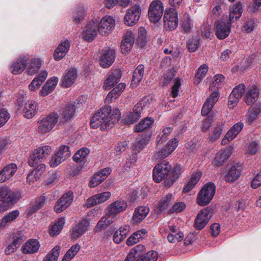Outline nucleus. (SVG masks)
Returning <instances> with one entry per match:
<instances>
[{
  "label": "nucleus",
  "instance_id": "1",
  "mask_svg": "<svg viewBox=\"0 0 261 261\" xmlns=\"http://www.w3.org/2000/svg\"><path fill=\"white\" fill-rule=\"evenodd\" d=\"M120 117L121 113L119 110H112L111 107L106 106L93 116L90 126L93 128L100 127L101 130L108 129L117 122Z\"/></svg>",
  "mask_w": 261,
  "mask_h": 261
},
{
  "label": "nucleus",
  "instance_id": "2",
  "mask_svg": "<svg viewBox=\"0 0 261 261\" xmlns=\"http://www.w3.org/2000/svg\"><path fill=\"white\" fill-rule=\"evenodd\" d=\"M216 191V186L213 182L206 184L200 190L197 198V203L200 206L208 204L213 198Z\"/></svg>",
  "mask_w": 261,
  "mask_h": 261
},
{
  "label": "nucleus",
  "instance_id": "3",
  "mask_svg": "<svg viewBox=\"0 0 261 261\" xmlns=\"http://www.w3.org/2000/svg\"><path fill=\"white\" fill-rule=\"evenodd\" d=\"M59 115L56 112H53L46 117L40 118L38 121V131L45 134L50 131L59 121Z\"/></svg>",
  "mask_w": 261,
  "mask_h": 261
},
{
  "label": "nucleus",
  "instance_id": "4",
  "mask_svg": "<svg viewBox=\"0 0 261 261\" xmlns=\"http://www.w3.org/2000/svg\"><path fill=\"white\" fill-rule=\"evenodd\" d=\"M171 170V166L166 161L158 164L153 170V178L156 182H161L163 179H169V173Z\"/></svg>",
  "mask_w": 261,
  "mask_h": 261
},
{
  "label": "nucleus",
  "instance_id": "5",
  "mask_svg": "<svg viewBox=\"0 0 261 261\" xmlns=\"http://www.w3.org/2000/svg\"><path fill=\"white\" fill-rule=\"evenodd\" d=\"M52 149L50 146L45 145L38 147L30 155L28 164L31 167L35 166L39 162H42L50 154Z\"/></svg>",
  "mask_w": 261,
  "mask_h": 261
},
{
  "label": "nucleus",
  "instance_id": "6",
  "mask_svg": "<svg viewBox=\"0 0 261 261\" xmlns=\"http://www.w3.org/2000/svg\"><path fill=\"white\" fill-rule=\"evenodd\" d=\"M82 102L77 100V102L69 103L63 107L60 112L59 123L62 124L72 119L75 116V110L81 107Z\"/></svg>",
  "mask_w": 261,
  "mask_h": 261
},
{
  "label": "nucleus",
  "instance_id": "7",
  "mask_svg": "<svg viewBox=\"0 0 261 261\" xmlns=\"http://www.w3.org/2000/svg\"><path fill=\"white\" fill-rule=\"evenodd\" d=\"M178 24V14L175 9L169 8L166 10L164 15V26L166 30L172 31Z\"/></svg>",
  "mask_w": 261,
  "mask_h": 261
},
{
  "label": "nucleus",
  "instance_id": "8",
  "mask_svg": "<svg viewBox=\"0 0 261 261\" xmlns=\"http://www.w3.org/2000/svg\"><path fill=\"white\" fill-rule=\"evenodd\" d=\"M164 12L163 3L160 0H154L150 4L148 9V17L150 21L158 22L161 18Z\"/></svg>",
  "mask_w": 261,
  "mask_h": 261
},
{
  "label": "nucleus",
  "instance_id": "9",
  "mask_svg": "<svg viewBox=\"0 0 261 261\" xmlns=\"http://www.w3.org/2000/svg\"><path fill=\"white\" fill-rule=\"evenodd\" d=\"M178 144L177 138H174L169 141L166 146L160 150L154 152L153 158L155 160L163 159L168 156L174 151Z\"/></svg>",
  "mask_w": 261,
  "mask_h": 261
},
{
  "label": "nucleus",
  "instance_id": "10",
  "mask_svg": "<svg viewBox=\"0 0 261 261\" xmlns=\"http://www.w3.org/2000/svg\"><path fill=\"white\" fill-rule=\"evenodd\" d=\"M141 14V8L139 5H135L126 11L124 16V23L128 26H133L139 20Z\"/></svg>",
  "mask_w": 261,
  "mask_h": 261
},
{
  "label": "nucleus",
  "instance_id": "11",
  "mask_svg": "<svg viewBox=\"0 0 261 261\" xmlns=\"http://www.w3.org/2000/svg\"><path fill=\"white\" fill-rule=\"evenodd\" d=\"M115 22L112 17L109 15L104 16L97 25L99 34L101 36H108L114 29Z\"/></svg>",
  "mask_w": 261,
  "mask_h": 261
},
{
  "label": "nucleus",
  "instance_id": "12",
  "mask_svg": "<svg viewBox=\"0 0 261 261\" xmlns=\"http://www.w3.org/2000/svg\"><path fill=\"white\" fill-rule=\"evenodd\" d=\"M73 198V193L71 191L65 193L56 202L54 207L55 211L58 213L64 211L71 204Z\"/></svg>",
  "mask_w": 261,
  "mask_h": 261
},
{
  "label": "nucleus",
  "instance_id": "13",
  "mask_svg": "<svg viewBox=\"0 0 261 261\" xmlns=\"http://www.w3.org/2000/svg\"><path fill=\"white\" fill-rule=\"evenodd\" d=\"M20 197V194L12 191L7 187H0V201L7 203H16Z\"/></svg>",
  "mask_w": 261,
  "mask_h": 261
},
{
  "label": "nucleus",
  "instance_id": "14",
  "mask_svg": "<svg viewBox=\"0 0 261 261\" xmlns=\"http://www.w3.org/2000/svg\"><path fill=\"white\" fill-rule=\"evenodd\" d=\"M212 216V210L208 208L202 210L197 215L194 222V227L201 230L208 223Z\"/></svg>",
  "mask_w": 261,
  "mask_h": 261
},
{
  "label": "nucleus",
  "instance_id": "15",
  "mask_svg": "<svg viewBox=\"0 0 261 261\" xmlns=\"http://www.w3.org/2000/svg\"><path fill=\"white\" fill-rule=\"evenodd\" d=\"M116 57L115 51L113 49L102 50L100 59V65L103 68L109 67L114 62Z\"/></svg>",
  "mask_w": 261,
  "mask_h": 261
},
{
  "label": "nucleus",
  "instance_id": "16",
  "mask_svg": "<svg viewBox=\"0 0 261 261\" xmlns=\"http://www.w3.org/2000/svg\"><path fill=\"white\" fill-rule=\"evenodd\" d=\"M111 195V193L109 192H104L96 194L89 197L87 200L85 205L88 207H90L101 203L109 199Z\"/></svg>",
  "mask_w": 261,
  "mask_h": 261
},
{
  "label": "nucleus",
  "instance_id": "17",
  "mask_svg": "<svg viewBox=\"0 0 261 261\" xmlns=\"http://www.w3.org/2000/svg\"><path fill=\"white\" fill-rule=\"evenodd\" d=\"M259 90L255 85L248 87L244 95V101L248 106H252L258 99Z\"/></svg>",
  "mask_w": 261,
  "mask_h": 261
},
{
  "label": "nucleus",
  "instance_id": "18",
  "mask_svg": "<svg viewBox=\"0 0 261 261\" xmlns=\"http://www.w3.org/2000/svg\"><path fill=\"white\" fill-rule=\"evenodd\" d=\"M231 23L229 21L227 23L223 21H218L217 23L215 28V34L218 38L224 39L229 35L230 32Z\"/></svg>",
  "mask_w": 261,
  "mask_h": 261
},
{
  "label": "nucleus",
  "instance_id": "19",
  "mask_svg": "<svg viewBox=\"0 0 261 261\" xmlns=\"http://www.w3.org/2000/svg\"><path fill=\"white\" fill-rule=\"evenodd\" d=\"M219 92H214L211 93L209 97L206 99L201 110L202 116L207 115L212 110L214 105L218 101L219 97Z\"/></svg>",
  "mask_w": 261,
  "mask_h": 261
},
{
  "label": "nucleus",
  "instance_id": "20",
  "mask_svg": "<svg viewBox=\"0 0 261 261\" xmlns=\"http://www.w3.org/2000/svg\"><path fill=\"white\" fill-rule=\"evenodd\" d=\"M70 47V42L67 39L62 40L56 48L54 54V59L59 61L63 58Z\"/></svg>",
  "mask_w": 261,
  "mask_h": 261
},
{
  "label": "nucleus",
  "instance_id": "21",
  "mask_svg": "<svg viewBox=\"0 0 261 261\" xmlns=\"http://www.w3.org/2000/svg\"><path fill=\"white\" fill-rule=\"evenodd\" d=\"M135 42V36L131 31H127L123 35L121 42V49L123 54L128 53Z\"/></svg>",
  "mask_w": 261,
  "mask_h": 261
},
{
  "label": "nucleus",
  "instance_id": "22",
  "mask_svg": "<svg viewBox=\"0 0 261 261\" xmlns=\"http://www.w3.org/2000/svg\"><path fill=\"white\" fill-rule=\"evenodd\" d=\"M97 24L94 21L88 23L83 32V38L89 42L93 40L97 35Z\"/></svg>",
  "mask_w": 261,
  "mask_h": 261
},
{
  "label": "nucleus",
  "instance_id": "23",
  "mask_svg": "<svg viewBox=\"0 0 261 261\" xmlns=\"http://www.w3.org/2000/svg\"><path fill=\"white\" fill-rule=\"evenodd\" d=\"M122 76L121 71L118 69L110 72L108 76L105 81L103 89L108 90L111 89L115 84L118 83Z\"/></svg>",
  "mask_w": 261,
  "mask_h": 261
},
{
  "label": "nucleus",
  "instance_id": "24",
  "mask_svg": "<svg viewBox=\"0 0 261 261\" xmlns=\"http://www.w3.org/2000/svg\"><path fill=\"white\" fill-rule=\"evenodd\" d=\"M17 169L16 165L13 163L6 166L0 171V183L5 182L12 177Z\"/></svg>",
  "mask_w": 261,
  "mask_h": 261
},
{
  "label": "nucleus",
  "instance_id": "25",
  "mask_svg": "<svg viewBox=\"0 0 261 261\" xmlns=\"http://www.w3.org/2000/svg\"><path fill=\"white\" fill-rule=\"evenodd\" d=\"M77 78V71L75 68H71L66 70L64 73L62 82L64 87L67 88L71 86Z\"/></svg>",
  "mask_w": 261,
  "mask_h": 261
},
{
  "label": "nucleus",
  "instance_id": "26",
  "mask_svg": "<svg viewBox=\"0 0 261 261\" xmlns=\"http://www.w3.org/2000/svg\"><path fill=\"white\" fill-rule=\"evenodd\" d=\"M174 195L168 193L163 196L159 201L156 206V212L158 214L165 211L174 201Z\"/></svg>",
  "mask_w": 261,
  "mask_h": 261
},
{
  "label": "nucleus",
  "instance_id": "27",
  "mask_svg": "<svg viewBox=\"0 0 261 261\" xmlns=\"http://www.w3.org/2000/svg\"><path fill=\"white\" fill-rule=\"evenodd\" d=\"M89 225L90 223L87 220H82L73 228L72 238L76 239L80 237L88 230Z\"/></svg>",
  "mask_w": 261,
  "mask_h": 261
},
{
  "label": "nucleus",
  "instance_id": "28",
  "mask_svg": "<svg viewBox=\"0 0 261 261\" xmlns=\"http://www.w3.org/2000/svg\"><path fill=\"white\" fill-rule=\"evenodd\" d=\"M28 61V58L27 57L18 58L11 65V72L14 74H17L22 72L26 67Z\"/></svg>",
  "mask_w": 261,
  "mask_h": 261
},
{
  "label": "nucleus",
  "instance_id": "29",
  "mask_svg": "<svg viewBox=\"0 0 261 261\" xmlns=\"http://www.w3.org/2000/svg\"><path fill=\"white\" fill-rule=\"evenodd\" d=\"M127 207V204L125 201L123 200H117L109 205L108 214L109 215H116L125 211Z\"/></svg>",
  "mask_w": 261,
  "mask_h": 261
},
{
  "label": "nucleus",
  "instance_id": "30",
  "mask_svg": "<svg viewBox=\"0 0 261 261\" xmlns=\"http://www.w3.org/2000/svg\"><path fill=\"white\" fill-rule=\"evenodd\" d=\"M185 171L184 166L179 164L176 165L171 172V176H169V179L165 180V186L168 187H171L174 182L179 178L181 174Z\"/></svg>",
  "mask_w": 261,
  "mask_h": 261
},
{
  "label": "nucleus",
  "instance_id": "31",
  "mask_svg": "<svg viewBox=\"0 0 261 261\" xmlns=\"http://www.w3.org/2000/svg\"><path fill=\"white\" fill-rule=\"evenodd\" d=\"M229 17L228 21L232 23L238 20L242 15L243 12V6L241 3L238 2L231 5L229 8Z\"/></svg>",
  "mask_w": 261,
  "mask_h": 261
},
{
  "label": "nucleus",
  "instance_id": "32",
  "mask_svg": "<svg viewBox=\"0 0 261 261\" xmlns=\"http://www.w3.org/2000/svg\"><path fill=\"white\" fill-rule=\"evenodd\" d=\"M38 110V106L37 102L34 100L28 101L23 109L24 117L28 119L33 118L37 113Z\"/></svg>",
  "mask_w": 261,
  "mask_h": 261
},
{
  "label": "nucleus",
  "instance_id": "33",
  "mask_svg": "<svg viewBox=\"0 0 261 261\" xmlns=\"http://www.w3.org/2000/svg\"><path fill=\"white\" fill-rule=\"evenodd\" d=\"M231 151L229 149L221 150L217 152L212 164L215 166H222L230 157Z\"/></svg>",
  "mask_w": 261,
  "mask_h": 261
},
{
  "label": "nucleus",
  "instance_id": "34",
  "mask_svg": "<svg viewBox=\"0 0 261 261\" xmlns=\"http://www.w3.org/2000/svg\"><path fill=\"white\" fill-rule=\"evenodd\" d=\"M149 212L147 206H141L136 208L134 211L132 220L134 223H139L145 218Z\"/></svg>",
  "mask_w": 261,
  "mask_h": 261
},
{
  "label": "nucleus",
  "instance_id": "35",
  "mask_svg": "<svg viewBox=\"0 0 261 261\" xmlns=\"http://www.w3.org/2000/svg\"><path fill=\"white\" fill-rule=\"evenodd\" d=\"M242 167L240 165L232 166L225 176V179L228 182H233L240 176Z\"/></svg>",
  "mask_w": 261,
  "mask_h": 261
},
{
  "label": "nucleus",
  "instance_id": "36",
  "mask_svg": "<svg viewBox=\"0 0 261 261\" xmlns=\"http://www.w3.org/2000/svg\"><path fill=\"white\" fill-rule=\"evenodd\" d=\"M58 83V79L57 77L54 76L49 79L41 89V95L45 96L51 93L56 88Z\"/></svg>",
  "mask_w": 261,
  "mask_h": 261
},
{
  "label": "nucleus",
  "instance_id": "37",
  "mask_svg": "<svg viewBox=\"0 0 261 261\" xmlns=\"http://www.w3.org/2000/svg\"><path fill=\"white\" fill-rule=\"evenodd\" d=\"M39 247L40 245L38 240L31 239L22 246V251L25 254L34 253L38 251Z\"/></svg>",
  "mask_w": 261,
  "mask_h": 261
},
{
  "label": "nucleus",
  "instance_id": "38",
  "mask_svg": "<svg viewBox=\"0 0 261 261\" xmlns=\"http://www.w3.org/2000/svg\"><path fill=\"white\" fill-rule=\"evenodd\" d=\"M47 74V72L46 70L42 71L29 85V89L31 91H36L39 88L40 86L46 80Z\"/></svg>",
  "mask_w": 261,
  "mask_h": 261
},
{
  "label": "nucleus",
  "instance_id": "39",
  "mask_svg": "<svg viewBox=\"0 0 261 261\" xmlns=\"http://www.w3.org/2000/svg\"><path fill=\"white\" fill-rule=\"evenodd\" d=\"M145 248L142 245H138L133 248L124 261H134L135 258L144 254Z\"/></svg>",
  "mask_w": 261,
  "mask_h": 261
},
{
  "label": "nucleus",
  "instance_id": "40",
  "mask_svg": "<svg viewBox=\"0 0 261 261\" xmlns=\"http://www.w3.org/2000/svg\"><path fill=\"white\" fill-rule=\"evenodd\" d=\"M123 117L124 123L131 124L136 122L141 117V113L137 110H135L134 107L132 111L125 114Z\"/></svg>",
  "mask_w": 261,
  "mask_h": 261
},
{
  "label": "nucleus",
  "instance_id": "41",
  "mask_svg": "<svg viewBox=\"0 0 261 261\" xmlns=\"http://www.w3.org/2000/svg\"><path fill=\"white\" fill-rule=\"evenodd\" d=\"M152 101V98L144 96L135 105V110H137L142 113L144 110H148L150 108Z\"/></svg>",
  "mask_w": 261,
  "mask_h": 261
},
{
  "label": "nucleus",
  "instance_id": "42",
  "mask_svg": "<svg viewBox=\"0 0 261 261\" xmlns=\"http://www.w3.org/2000/svg\"><path fill=\"white\" fill-rule=\"evenodd\" d=\"M86 14V10L84 6H79L76 7L73 12V21L76 23H79L83 21Z\"/></svg>",
  "mask_w": 261,
  "mask_h": 261
},
{
  "label": "nucleus",
  "instance_id": "43",
  "mask_svg": "<svg viewBox=\"0 0 261 261\" xmlns=\"http://www.w3.org/2000/svg\"><path fill=\"white\" fill-rule=\"evenodd\" d=\"M64 224L65 218L64 217L58 219L57 221L53 223L49 229L50 236L54 237L59 234L63 229Z\"/></svg>",
  "mask_w": 261,
  "mask_h": 261
},
{
  "label": "nucleus",
  "instance_id": "44",
  "mask_svg": "<svg viewBox=\"0 0 261 261\" xmlns=\"http://www.w3.org/2000/svg\"><path fill=\"white\" fill-rule=\"evenodd\" d=\"M42 63L43 61L40 59H32L27 69L28 74L32 75L38 72L42 65Z\"/></svg>",
  "mask_w": 261,
  "mask_h": 261
},
{
  "label": "nucleus",
  "instance_id": "45",
  "mask_svg": "<svg viewBox=\"0 0 261 261\" xmlns=\"http://www.w3.org/2000/svg\"><path fill=\"white\" fill-rule=\"evenodd\" d=\"M154 122V120L150 117H146L141 120V121L134 127L135 132H142L146 129L151 127Z\"/></svg>",
  "mask_w": 261,
  "mask_h": 261
},
{
  "label": "nucleus",
  "instance_id": "46",
  "mask_svg": "<svg viewBox=\"0 0 261 261\" xmlns=\"http://www.w3.org/2000/svg\"><path fill=\"white\" fill-rule=\"evenodd\" d=\"M45 198L44 196H41L39 197L35 201L34 204L30 206L26 211V215L27 216L30 217L34 213H36L44 204Z\"/></svg>",
  "mask_w": 261,
  "mask_h": 261
},
{
  "label": "nucleus",
  "instance_id": "47",
  "mask_svg": "<svg viewBox=\"0 0 261 261\" xmlns=\"http://www.w3.org/2000/svg\"><path fill=\"white\" fill-rule=\"evenodd\" d=\"M125 85L124 83H121L110 91L106 98V101L109 102L112 98H117L121 94L123 90L125 89Z\"/></svg>",
  "mask_w": 261,
  "mask_h": 261
},
{
  "label": "nucleus",
  "instance_id": "48",
  "mask_svg": "<svg viewBox=\"0 0 261 261\" xmlns=\"http://www.w3.org/2000/svg\"><path fill=\"white\" fill-rule=\"evenodd\" d=\"M201 176V174L200 172H197L195 174H193L190 180L188 183L184 186L183 189V192L188 193L190 191L195 185L199 181Z\"/></svg>",
  "mask_w": 261,
  "mask_h": 261
},
{
  "label": "nucleus",
  "instance_id": "49",
  "mask_svg": "<svg viewBox=\"0 0 261 261\" xmlns=\"http://www.w3.org/2000/svg\"><path fill=\"white\" fill-rule=\"evenodd\" d=\"M90 150L87 148H82L78 150L73 156V160L77 163H85Z\"/></svg>",
  "mask_w": 261,
  "mask_h": 261
},
{
  "label": "nucleus",
  "instance_id": "50",
  "mask_svg": "<svg viewBox=\"0 0 261 261\" xmlns=\"http://www.w3.org/2000/svg\"><path fill=\"white\" fill-rule=\"evenodd\" d=\"M214 80L210 86V90L212 93L214 92H219L218 89L220 88L223 84L225 77L222 74H217L214 77Z\"/></svg>",
  "mask_w": 261,
  "mask_h": 261
},
{
  "label": "nucleus",
  "instance_id": "51",
  "mask_svg": "<svg viewBox=\"0 0 261 261\" xmlns=\"http://www.w3.org/2000/svg\"><path fill=\"white\" fill-rule=\"evenodd\" d=\"M244 127L242 122H238L234 124L226 133V137L229 140H233L240 133Z\"/></svg>",
  "mask_w": 261,
  "mask_h": 261
},
{
  "label": "nucleus",
  "instance_id": "52",
  "mask_svg": "<svg viewBox=\"0 0 261 261\" xmlns=\"http://www.w3.org/2000/svg\"><path fill=\"white\" fill-rule=\"evenodd\" d=\"M261 112L259 106H255L250 109L246 115V120L249 124L252 123L258 117Z\"/></svg>",
  "mask_w": 261,
  "mask_h": 261
},
{
  "label": "nucleus",
  "instance_id": "53",
  "mask_svg": "<svg viewBox=\"0 0 261 261\" xmlns=\"http://www.w3.org/2000/svg\"><path fill=\"white\" fill-rule=\"evenodd\" d=\"M19 215V212L18 210H14L8 213L2 218L0 227H5L8 223L15 220Z\"/></svg>",
  "mask_w": 261,
  "mask_h": 261
},
{
  "label": "nucleus",
  "instance_id": "54",
  "mask_svg": "<svg viewBox=\"0 0 261 261\" xmlns=\"http://www.w3.org/2000/svg\"><path fill=\"white\" fill-rule=\"evenodd\" d=\"M149 138V137L146 136L137 138L134 144L133 150L140 152L148 143Z\"/></svg>",
  "mask_w": 261,
  "mask_h": 261
},
{
  "label": "nucleus",
  "instance_id": "55",
  "mask_svg": "<svg viewBox=\"0 0 261 261\" xmlns=\"http://www.w3.org/2000/svg\"><path fill=\"white\" fill-rule=\"evenodd\" d=\"M146 233L145 229H141L134 232L131 236H130L126 241V244L128 246H132L135 244L137 243L140 239L143 238V236Z\"/></svg>",
  "mask_w": 261,
  "mask_h": 261
},
{
  "label": "nucleus",
  "instance_id": "56",
  "mask_svg": "<svg viewBox=\"0 0 261 261\" xmlns=\"http://www.w3.org/2000/svg\"><path fill=\"white\" fill-rule=\"evenodd\" d=\"M158 253L155 251H150L136 257V261H156Z\"/></svg>",
  "mask_w": 261,
  "mask_h": 261
},
{
  "label": "nucleus",
  "instance_id": "57",
  "mask_svg": "<svg viewBox=\"0 0 261 261\" xmlns=\"http://www.w3.org/2000/svg\"><path fill=\"white\" fill-rule=\"evenodd\" d=\"M144 72V67L143 65H138L133 73L132 83L138 84L143 79Z\"/></svg>",
  "mask_w": 261,
  "mask_h": 261
},
{
  "label": "nucleus",
  "instance_id": "58",
  "mask_svg": "<svg viewBox=\"0 0 261 261\" xmlns=\"http://www.w3.org/2000/svg\"><path fill=\"white\" fill-rule=\"evenodd\" d=\"M172 131V128L171 127H167L164 128L156 137V141L157 143V146H159V144H161L165 142L168 138V137Z\"/></svg>",
  "mask_w": 261,
  "mask_h": 261
},
{
  "label": "nucleus",
  "instance_id": "59",
  "mask_svg": "<svg viewBox=\"0 0 261 261\" xmlns=\"http://www.w3.org/2000/svg\"><path fill=\"white\" fill-rule=\"evenodd\" d=\"M55 154L59 156L60 159L63 162L66 160L70 155L69 147L67 145H61L55 152Z\"/></svg>",
  "mask_w": 261,
  "mask_h": 261
},
{
  "label": "nucleus",
  "instance_id": "60",
  "mask_svg": "<svg viewBox=\"0 0 261 261\" xmlns=\"http://www.w3.org/2000/svg\"><path fill=\"white\" fill-rule=\"evenodd\" d=\"M224 128V124L222 123H218L214 128L212 135L210 137L211 141H216L221 136Z\"/></svg>",
  "mask_w": 261,
  "mask_h": 261
},
{
  "label": "nucleus",
  "instance_id": "61",
  "mask_svg": "<svg viewBox=\"0 0 261 261\" xmlns=\"http://www.w3.org/2000/svg\"><path fill=\"white\" fill-rule=\"evenodd\" d=\"M61 248L59 246H56L45 256L43 261H57L60 254Z\"/></svg>",
  "mask_w": 261,
  "mask_h": 261
},
{
  "label": "nucleus",
  "instance_id": "62",
  "mask_svg": "<svg viewBox=\"0 0 261 261\" xmlns=\"http://www.w3.org/2000/svg\"><path fill=\"white\" fill-rule=\"evenodd\" d=\"M208 71V67L203 64L200 66L198 68V71L195 74L194 83L195 84H199L202 79L204 78L207 72Z\"/></svg>",
  "mask_w": 261,
  "mask_h": 261
},
{
  "label": "nucleus",
  "instance_id": "63",
  "mask_svg": "<svg viewBox=\"0 0 261 261\" xmlns=\"http://www.w3.org/2000/svg\"><path fill=\"white\" fill-rule=\"evenodd\" d=\"M104 3L106 7L108 9H111L117 4L124 7L128 5L127 0H104Z\"/></svg>",
  "mask_w": 261,
  "mask_h": 261
},
{
  "label": "nucleus",
  "instance_id": "64",
  "mask_svg": "<svg viewBox=\"0 0 261 261\" xmlns=\"http://www.w3.org/2000/svg\"><path fill=\"white\" fill-rule=\"evenodd\" d=\"M199 39L197 38H192L187 42V46L190 52L193 53L196 51L199 46Z\"/></svg>",
  "mask_w": 261,
  "mask_h": 261
}]
</instances>
